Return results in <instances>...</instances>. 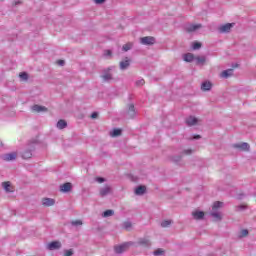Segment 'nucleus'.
Returning a JSON list of instances; mask_svg holds the SVG:
<instances>
[{
    "label": "nucleus",
    "mask_w": 256,
    "mask_h": 256,
    "mask_svg": "<svg viewBox=\"0 0 256 256\" xmlns=\"http://www.w3.org/2000/svg\"><path fill=\"white\" fill-rule=\"evenodd\" d=\"M75 255V250L73 248L64 250V256H73Z\"/></svg>",
    "instance_id": "34"
},
{
    "label": "nucleus",
    "mask_w": 256,
    "mask_h": 256,
    "mask_svg": "<svg viewBox=\"0 0 256 256\" xmlns=\"http://www.w3.org/2000/svg\"><path fill=\"white\" fill-rule=\"evenodd\" d=\"M171 223H173V221L164 220V221L161 222V227H163V228L169 227V225H171Z\"/></svg>",
    "instance_id": "39"
},
{
    "label": "nucleus",
    "mask_w": 256,
    "mask_h": 256,
    "mask_svg": "<svg viewBox=\"0 0 256 256\" xmlns=\"http://www.w3.org/2000/svg\"><path fill=\"white\" fill-rule=\"evenodd\" d=\"M180 154H182V157H183V155H192L193 150L192 149H186V150H183Z\"/></svg>",
    "instance_id": "40"
},
{
    "label": "nucleus",
    "mask_w": 256,
    "mask_h": 256,
    "mask_svg": "<svg viewBox=\"0 0 256 256\" xmlns=\"http://www.w3.org/2000/svg\"><path fill=\"white\" fill-rule=\"evenodd\" d=\"M33 151H35V146L31 144L28 148L21 152L22 159H31L33 157Z\"/></svg>",
    "instance_id": "2"
},
{
    "label": "nucleus",
    "mask_w": 256,
    "mask_h": 256,
    "mask_svg": "<svg viewBox=\"0 0 256 256\" xmlns=\"http://www.w3.org/2000/svg\"><path fill=\"white\" fill-rule=\"evenodd\" d=\"M31 111L33 113H45L47 112V107L35 104L31 107Z\"/></svg>",
    "instance_id": "12"
},
{
    "label": "nucleus",
    "mask_w": 256,
    "mask_h": 256,
    "mask_svg": "<svg viewBox=\"0 0 256 256\" xmlns=\"http://www.w3.org/2000/svg\"><path fill=\"white\" fill-rule=\"evenodd\" d=\"M233 149H238L239 151H249L251 146L247 142L236 143L232 145Z\"/></svg>",
    "instance_id": "5"
},
{
    "label": "nucleus",
    "mask_w": 256,
    "mask_h": 256,
    "mask_svg": "<svg viewBox=\"0 0 256 256\" xmlns=\"http://www.w3.org/2000/svg\"><path fill=\"white\" fill-rule=\"evenodd\" d=\"M234 67H239V65L235 64Z\"/></svg>",
    "instance_id": "49"
},
{
    "label": "nucleus",
    "mask_w": 256,
    "mask_h": 256,
    "mask_svg": "<svg viewBox=\"0 0 256 256\" xmlns=\"http://www.w3.org/2000/svg\"><path fill=\"white\" fill-rule=\"evenodd\" d=\"M153 255H155V256L165 255V250H164V249H161V248H158L157 250H155V251L153 252Z\"/></svg>",
    "instance_id": "35"
},
{
    "label": "nucleus",
    "mask_w": 256,
    "mask_h": 256,
    "mask_svg": "<svg viewBox=\"0 0 256 256\" xmlns=\"http://www.w3.org/2000/svg\"><path fill=\"white\" fill-rule=\"evenodd\" d=\"M201 47H202L201 42H193V44H192V49H193L194 51L199 50Z\"/></svg>",
    "instance_id": "36"
},
{
    "label": "nucleus",
    "mask_w": 256,
    "mask_h": 256,
    "mask_svg": "<svg viewBox=\"0 0 256 256\" xmlns=\"http://www.w3.org/2000/svg\"><path fill=\"white\" fill-rule=\"evenodd\" d=\"M233 71H234L233 68L224 70L220 74V77H222V79H229V77H233Z\"/></svg>",
    "instance_id": "17"
},
{
    "label": "nucleus",
    "mask_w": 256,
    "mask_h": 256,
    "mask_svg": "<svg viewBox=\"0 0 256 256\" xmlns=\"http://www.w3.org/2000/svg\"><path fill=\"white\" fill-rule=\"evenodd\" d=\"M72 190H73V184H71V182H66L60 185L61 193H69Z\"/></svg>",
    "instance_id": "11"
},
{
    "label": "nucleus",
    "mask_w": 256,
    "mask_h": 256,
    "mask_svg": "<svg viewBox=\"0 0 256 256\" xmlns=\"http://www.w3.org/2000/svg\"><path fill=\"white\" fill-rule=\"evenodd\" d=\"M70 225H72V227H81V225H83V221L82 220H72L70 222Z\"/></svg>",
    "instance_id": "31"
},
{
    "label": "nucleus",
    "mask_w": 256,
    "mask_h": 256,
    "mask_svg": "<svg viewBox=\"0 0 256 256\" xmlns=\"http://www.w3.org/2000/svg\"><path fill=\"white\" fill-rule=\"evenodd\" d=\"M3 161H15L17 159V152L6 153L1 156Z\"/></svg>",
    "instance_id": "10"
},
{
    "label": "nucleus",
    "mask_w": 256,
    "mask_h": 256,
    "mask_svg": "<svg viewBox=\"0 0 256 256\" xmlns=\"http://www.w3.org/2000/svg\"><path fill=\"white\" fill-rule=\"evenodd\" d=\"M147 191V187L140 185L135 189V195H145Z\"/></svg>",
    "instance_id": "22"
},
{
    "label": "nucleus",
    "mask_w": 256,
    "mask_h": 256,
    "mask_svg": "<svg viewBox=\"0 0 256 256\" xmlns=\"http://www.w3.org/2000/svg\"><path fill=\"white\" fill-rule=\"evenodd\" d=\"M94 2L96 3V5H103V3H105V0H94Z\"/></svg>",
    "instance_id": "45"
},
{
    "label": "nucleus",
    "mask_w": 256,
    "mask_h": 256,
    "mask_svg": "<svg viewBox=\"0 0 256 256\" xmlns=\"http://www.w3.org/2000/svg\"><path fill=\"white\" fill-rule=\"evenodd\" d=\"M247 235H249V230L243 229L240 231L238 237H239V239H243V237H247Z\"/></svg>",
    "instance_id": "33"
},
{
    "label": "nucleus",
    "mask_w": 256,
    "mask_h": 256,
    "mask_svg": "<svg viewBox=\"0 0 256 256\" xmlns=\"http://www.w3.org/2000/svg\"><path fill=\"white\" fill-rule=\"evenodd\" d=\"M137 245H139L140 247H149L151 245V241L147 238H140L137 241Z\"/></svg>",
    "instance_id": "18"
},
{
    "label": "nucleus",
    "mask_w": 256,
    "mask_h": 256,
    "mask_svg": "<svg viewBox=\"0 0 256 256\" xmlns=\"http://www.w3.org/2000/svg\"><path fill=\"white\" fill-rule=\"evenodd\" d=\"M135 245V242H125L121 245L114 246V251L117 255H121V253H125L129 249V247Z\"/></svg>",
    "instance_id": "1"
},
{
    "label": "nucleus",
    "mask_w": 256,
    "mask_h": 256,
    "mask_svg": "<svg viewBox=\"0 0 256 256\" xmlns=\"http://www.w3.org/2000/svg\"><path fill=\"white\" fill-rule=\"evenodd\" d=\"M115 215V211L113 210H106L103 212L102 217H113Z\"/></svg>",
    "instance_id": "32"
},
{
    "label": "nucleus",
    "mask_w": 256,
    "mask_h": 256,
    "mask_svg": "<svg viewBox=\"0 0 256 256\" xmlns=\"http://www.w3.org/2000/svg\"><path fill=\"white\" fill-rule=\"evenodd\" d=\"M182 159H183V155L182 154L175 155V156L171 157L172 163H176V164L181 163Z\"/></svg>",
    "instance_id": "26"
},
{
    "label": "nucleus",
    "mask_w": 256,
    "mask_h": 256,
    "mask_svg": "<svg viewBox=\"0 0 256 256\" xmlns=\"http://www.w3.org/2000/svg\"><path fill=\"white\" fill-rule=\"evenodd\" d=\"M109 71H111V68L103 70V75H101V79H103L104 83H108V81L113 80V74H111Z\"/></svg>",
    "instance_id": "9"
},
{
    "label": "nucleus",
    "mask_w": 256,
    "mask_h": 256,
    "mask_svg": "<svg viewBox=\"0 0 256 256\" xmlns=\"http://www.w3.org/2000/svg\"><path fill=\"white\" fill-rule=\"evenodd\" d=\"M19 77L22 79V81H27L29 79V74H27V72H21Z\"/></svg>",
    "instance_id": "37"
},
{
    "label": "nucleus",
    "mask_w": 256,
    "mask_h": 256,
    "mask_svg": "<svg viewBox=\"0 0 256 256\" xmlns=\"http://www.w3.org/2000/svg\"><path fill=\"white\" fill-rule=\"evenodd\" d=\"M192 139L199 140V139H201V135H198V134L194 135Z\"/></svg>",
    "instance_id": "47"
},
{
    "label": "nucleus",
    "mask_w": 256,
    "mask_h": 256,
    "mask_svg": "<svg viewBox=\"0 0 256 256\" xmlns=\"http://www.w3.org/2000/svg\"><path fill=\"white\" fill-rule=\"evenodd\" d=\"M106 55H111V50H107Z\"/></svg>",
    "instance_id": "48"
},
{
    "label": "nucleus",
    "mask_w": 256,
    "mask_h": 256,
    "mask_svg": "<svg viewBox=\"0 0 256 256\" xmlns=\"http://www.w3.org/2000/svg\"><path fill=\"white\" fill-rule=\"evenodd\" d=\"M2 146H3V143L0 142V147H2Z\"/></svg>",
    "instance_id": "50"
},
{
    "label": "nucleus",
    "mask_w": 256,
    "mask_h": 256,
    "mask_svg": "<svg viewBox=\"0 0 256 256\" xmlns=\"http://www.w3.org/2000/svg\"><path fill=\"white\" fill-rule=\"evenodd\" d=\"M221 207H223V202H214L212 206V211H217V209H221Z\"/></svg>",
    "instance_id": "30"
},
{
    "label": "nucleus",
    "mask_w": 256,
    "mask_h": 256,
    "mask_svg": "<svg viewBox=\"0 0 256 256\" xmlns=\"http://www.w3.org/2000/svg\"><path fill=\"white\" fill-rule=\"evenodd\" d=\"M97 117H99V113L98 112H93L91 114V119H97Z\"/></svg>",
    "instance_id": "44"
},
{
    "label": "nucleus",
    "mask_w": 256,
    "mask_h": 256,
    "mask_svg": "<svg viewBox=\"0 0 256 256\" xmlns=\"http://www.w3.org/2000/svg\"><path fill=\"white\" fill-rule=\"evenodd\" d=\"M122 130L119 128H115L112 132H110V135L112 137H119L121 136Z\"/></svg>",
    "instance_id": "29"
},
{
    "label": "nucleus",
    "mask_w": 256,
    "mask_h": 256,
    "mask_svg": "<svg viewBox=\"0 0 256 256\" xmlns=\"http://www.w3.org/2000/svg\"><path fill=\"white\" fill-rule=\"evenodd\" d=\"M42 205L44 207H53V205H55V199H53V198H43L42 199Z\"/></svg>",
    "instance_id": "16"
},
{
    "label": "nucleus",
    "mask_w": 256,
    "mask_h": 256,
    "mask_svg": "<svg viewBox=\"0 0 256 256\" xmlns=\"http://www.w3.org/2000/svg\"><path fill=\"white\" fill-rule=\"evenodd\" d=\"M202 27L203 25L201 24H186L184 26V31H186V33H195V31H199Z\"/></svg>",
    "instance_id": "3"
},
{
    "label": "nucleus",
    "mask_w": 256,
    "mask_h": 256,
    "mask_svg": "<svg viewBox=\"0 0 256 256\" xmlns=\"http://www.w3.org/2000/svg\"><path fill=\"white\" fill-rule=\"evenodd\" d=\"M2 187L6 193H13V189H11V182H2Z\"/></svg>",
    "instance_id": "23"
},
{
    "label": "nucleus",
    "mask_w": 256,
    "mask_h": 256,
    "mask_svg": "<svg viewBox=\"0 0 256 256\" xmlns=\"http://www.w3.org/2000/svg\"><path fill=\"white\" fill-rule=\"evenodd\" d=\"M141 45H155L156 40L153 36H145L140 38Z\"/></svg>",
    "instance_id": "6"
},
{
    "label": "nucleus",
    "mask_w": 256,
    "mask_h": 256,
    "mask_svg": "<svg viewBox=\"0 0 256 256\" xmlns=\"http://www.w3.org/2000/svg\"><path fill=\"white\" fill-rule=\"evenodd\" d=\"M183 60L186 61V63H193V61H195V55H193V53H186Z\"/></svg>",
    "instance_id": "20"
},
{
    "label": "nucleus",
    "mask_w": 256,
    "mask_h": 256,
    "mask_svg": "<svg viewBox=\"0 0 256 256\" xmlns=\"http://www.w3.org/2000/svg\"><path fill=\"white\" fill-rule=\"evenodd\" d=\"M211 217L214 218V221H221V219H223V217L221 216L220 212L217 211H213L210 213Z\"/></svg>",
    "instance_id": "25"
},
{
    "label": "nucleus",
    "mask_w": 256,
    "mask_h": 256,
    "mask_svg": "<svg viewBox=\"0 0 256 256\" xmlns=\"http://www.w3.org/2000/svg\"><path fill=\"white\" fill-rule=\"evenodd\" d=\"M58 65H60V67H63V65H65V60H58Z\"/></svg>",
    "instance_id": "46"
},
{
    "label": "nucleus",
    "mask_w": 256,
    "mask_h": 256,
    "mask_svg": "<svg viewBox=\"0 0 256 256\" xmlns=\"http://www.w3.org/2000/svg\"><path fill=\"white\" fill-rule=\"evenodd\" d=\"M131 49H133V43L132 42H128V43H126L122 46V51L127 52V51H131Z\"/></svg>",
    "instance_id": "28"
},
{
    "label": "nucleus",
    "mask_w": 256,
    "mask_h": 256,
    "mask_svg": "<svg viewBox=\"0 0 256 256\" xmlns=\"http://www.w3.org/2000/svg\"><path fill=\"white\" fill-rule=\"evenodd\" d=\"M235 27V23H227L218 28L219 33H231V29Z\"/></svg>",
    "instance_id": "7"
},
{
    "label": "nucleus",
    "mask_w": 256,
    "mask_h": 256,
    "mask_svg": "<svg viewBox=\"0 0 256 256\" xmlns=\"http://www.w3.org/2000/svg\"><path fill=\"white\" fill-rule=\"evenodd\" d=\"M194 60L196 61V65H205L207 58H205V56H197Z\"/></svg>",
    "instance_id": "24"
},
{
    "label": "nucleus",
    "mask_w": 256,
    "mask_h": 256,
    "mask_svg": "<svg viewBox=\"0 0 256 256\" xmlns=\"http://www.w3.org/2000/svg\"><path fill=\"white\" fill-rule=\"evenodd\" d=\"M192 216L197 221H201L205 217V212H203V211H194V212H192Z\"/></svg>",
    "instance_id": "19"
},
{
    "label": "nucleus",
    "mask_w": 256,
    "mask_h": 256,
    "mask_svg": "<svg viewBox=\"0 0 256 256\" xmlns=\"http://www.w3.org/2000/svg\"><path fill=\"white\" fill-rule=\"evenodd\" d=\"M213 84L210 81H205L201 84V89L203 91H211Z\"/></svg>",
    "instance_id": "21"
},
{
    "label": "nucleus",
    "mask_w": 256,
    "mask_h": 256,
    "mask_svg": "<svg viewBox=\"0 0 256 256\" xmlns=\"http://www.w3.org/2000/svg\"><path fill=\"white\" fill-rule=\"evenodd\" d=\"M135 115H137V111L135 110V104H128L126 117L128 119H134Z\"/></svg>",
    "instance_id": "4"
},
{
    "label": "nucleus",
    "mask_w": 256,
    "mask_h": 256,
    "mask_svg": "<svg viewBox=\"0 0 256 256\" xmlns=\"http://www.w3.org/2000/svg\"><path fill=\"white\" fill-rule=\"evenodd\" d=\"M111 193H113V188H111L109 185L100 188L99 191L100 197H107V195H111Z\"/></svg>",
    "instance_id": "8"
},
{
    "label": "nucleus",
    "mask_w": 256,
    "mask_h": 256,
    "mask_svg": "<svg viewBox=\"0 0 256 256\" xmlns=\"http://www.w3.org/2000/svg\"><path fill=\"white\" fill-rule=\"evenodd\" d=\"M97 183H105V178L103 177H97L96 178Z\"/></svg>",
    "instance_id": "43"
},
{
    "label": "nucleus",
    "mask_w": 256,
    "mask_h": 256,
    "mask_svg": "<svg viewBox=\"0 0 256 256\" xmlns=\"http://www.w3.org/2000/svg\"><path fill=\"white\" fill-rule=\"evenodd\" d=\"M136 85H137L138 87H141V86L145 85V80H143V79L138 80V81L136 82Z\"/></svg>",
    "instance_id": "42"
},
{
    "label": "nucleus",
    "mask_w": 256,
    "mask_h": 256,
    "mask_svg": "<svg viewBox=\"0 0 256 256\" xmlns=\"http://www.w3.org/2000/svg\"><path fill=\"white\" fill-rule=\"evenodd\" d=\"M197 123H199V119H197L195 116H189L188 118H186V124L188 125V127H193Z\"/></svg>",
    "instance_id": "15"
},
{
    "label": "nucleus",
    "mask_w": 256,
    "mask_h": 256,
    "mask_svg": "<svg viewBox=\"0 0 256 256\" xmlns=\"http://www.w3.org/2000/svg\"><path fill=\"white\" fill-rule=\"evenodd\" d=\"M62 244L59 241H52L48 244L49 251H55L57 249H61Z\"/></svg>",
    "instance_id": "14"
},
{
    "label": "nucleus",
    "mask_w": 256,
    "mask_h": 256,
    "mask_svg": "<svg viewBox=\"0 0 256 256\" xmlns=\"http://www.w3.org/2000/svg\"><path fill=\"white\" fill-rule=\"evenodd\" d=\"M130 65H131V59L126 57L125 60H122L120 62V69H121V71H125V70L129 69Z\"/></svg>",
    "instance_id": "13"
},
{
    "label": "nucleus",
    "mask_w": 256,
    "mask_h": 256,
    "mask_svg": "<svg viewBox=\"0 0 256 256\" xmlns=\"http://www.w3.org/2000/svg\"><path fill=\"white\" fill-rule=\"evenodd\" d=\"M56 127H57L58 129H65V127H67V121H65V120H63V119L59 120V121L57 122V124H56Z\"/></svg>",
    "instance_id": "27"
},
{
    "label": "nucleus",
    "mask_w": 256,
    "mask_h": 256,
    "mask_svg": "<svg viewBox=\"0 0 256 256\" xmlns=\"http://www.w3.org/2000/svg\"><path fill=\"white\" fill-rule=\"evenodd\" d=\"M123 227H124V229H126V231H129V230H131V227H133V224L129 221H126L123 223Z\"/></svg>",
    "instance_id": "38"
},
{
    "label": "nucleus",
    "mask_w": 256,
    "mask_h": 256,
    "mask_svg": "<svg viewBox=\"0 0 256 256\" xmlns=\"http://www.w3.org/2000/svg\"><path fill=\"white\" fill-rule=\"evenodd\" d=\"M245 209H247L246 205L241 204V205L237 206V211H245Z\"/></svg>",
    "instance_id": "41"
}]
</instances>
